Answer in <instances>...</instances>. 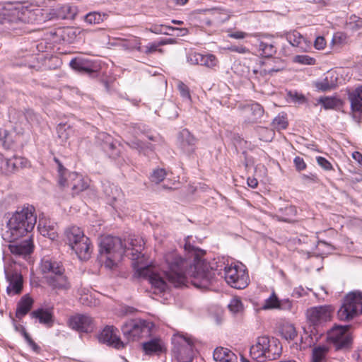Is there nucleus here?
<instances>
[{"label":"nucleus","instance_id":"obj_1","mask_svg":"<svg viewBox=\"0 0 362 362\" xmlns=\"http://www.w3.org/2000/svg\"><path fill=\"white\" fill-rule=\"evenodd\" d=\"M184 249L193 257L192 262L189 259V257L182 258L175 250L165 255L164 259L167 265L165 274L168 281L178 288L185 285L187 278L189 277L195 287L207 288L214 273L209 269L208 263L199 257L203 251L191 245L189 237L185 239Z\"/></svg>","mask_w":362,"mask_h":362},{"label":"nucleus","instance_id":"obj_2","mask_svg":"<svg viewBox=\"0 0 362 362\" xmlns=\"http://www.w3.org/2000/svg\"><path fill=\"white\" fill-rule=\"evenodd\" d=\"M128 241L130 247L124 246L121 238L118 237L107 235L102 238L99 252L101 259L105 258L106 267L112 269L129 250H131V252L127 255L130 256L133 261L139 260L144 247V240L141 238L133 236L130 237Z\"/></svg>","mask_w":362,"mask_h":362},{"label":"nucleus","instance_id":"obj_3","mask_svg":"<svg viewBox=\"0 0 362 362\" xmlns=\"http://www.w3.org/2000/svg\"><path fill=\"white\" fill-rule=\"evenodd\" d=\"M34 211L35 209L32 206L17 210L7 223L8 230L4 234V238L8 242H13L30 233L37 222Z\"/></svg>","mask_w":362,"mask_h":362},{"label":"nucleus","instance_id":"obj_4","mask_svg":"<svg viewBox=\"0 0 362 362\" xmlns=\"http://www.w3.org/2000/svg\"><path fill=\"white\" fill-rule=\"evenodd\" d=\"M281 353L282 346L280 341L267 335L258 337L255 344L250 349V356L257 362L276 360Z\"/></svg>","mask_w":362,"mask_h":362},{"label":"nucleus","instance_id":"obj_5","mask_svg":"<svg viewBox=\"0 0 362 362\" xmlns=\"http://www.w3.org/2000/svg\"><path fill=\"white\" fill-rule=\"evenodd\" d=\"M41 271L46 274L47 284L55 290L67 291L71 285L65 274V269L60 262L49 259H43L41 262Z\"/></svg>","mask_w":362,"mask_h":362},{"label":"nucleus","instance_id":"obj_6","mask_svg":"<svg viewBox=\"0 0 362 362\" xmlns=\"http://www.w3.org/2000/svg\"><path fill=\"white\" fill-rule=\"evenodd\" d=\"M65 238L71 249L80 259L87 260L90 258L92 252L90 239L79 227L71 226L66 228Z\"/></svg>","mask_w":362,"mask_h":362},{"label":"nucleus","instance_id":"obj_7","mask_svg":"<svg viewBox=\"0 0 362 362\" xmlns=\"http://www.w3.org/2000/svg\"><path fill=\"white\" fill-rule=\"evenodd\" d=\"M349 329V325H336L327 332V341L336 351H347L351 349L353 337Z\"/></svg>","mask_w":362,"mask_h":362},{"label":"nucleus","instance_id":"obj_8","mask_svg":"<svg viewBox=\"0 0 362 362\" xmlns=\"http://www.w3.org/2000/svg\"><path fill=\"white\" fill-rule=\"evenodd\" d=\"M362 312L361 293H350L345 297L342 305L337 312L340 320L349 321Z\"/></svg>","mask_w":362,"mask_h":362},{"label":"nucleus","instance_id":"obj_9","mask_svg":"<svg viewBox=\"0 0 362 362\" xmlns=\"http://www.w3.org/2000/svg\"><path fill=\"white\" fill-rule=\"evenodd\" d=\"M224 278L228 285L236 289H243L249 283V276L244 266L231 264L225 267Z\"/></svg>","mask_w":362,"mask_h":362},{"label":"nucleus","instance_id":"obj_10","mask_svg":"<svg viewBox=\"0 0 362 362\" xmlns=\"http://www.w3.org/2000/svg\"><path fill=\"white\" fill-rule=\"evenodd\" d=\"M172 351L180 362H192L193 360L192 341L181 335H173Z\"/></svg>","mask_w":362,"mask_h":362},{"label":"nucleus","instance_id":"obj_11","mask_svg":"<svg viewBox=\"0 0 362 362\" xmlns=\"http://www.w3.org/2000/svg\"><path fill=\"white\" fill-rule=\"evenodd\" d=\"M334 308L330 305H325L312 307L307 310L306 317L310 324L314 327L331 320Z\"/></svg>","mask_w":362,"mask_h":362},{"label":"nucleus","instance_id":"obj_12","mask_svg":"<svg viewBox=\"0 0 362 362\" xmlns=\"http://www.w3.org/2000/svg\"><path fill=\"white\" fill-rule=\"evenodd\" d=\"M151 327V322L141 319H134L126 322L122 327L124 335L129 340H136L143 333H148Z\"/></svg>","mask_w":362,"mask_h":362},{"label":"nucleus","instance_id":"obj_13","mask_svg":"<svg viewBox=\"0 0 362 362\" xmlns=\"http://www.w3.org/2000/svg\"><path fill=\"white\" fill-rule=\"evenodd\" d=\"M69 326L79 332L89 333L93 331L95 323L93 317L86 314H76L69 319Z\"/></svg>","mask_w":362,"mask_h":362},{"label":"nucleus","instance_id":"obj_14","mask_svg":"<svg viewBox=\"0 0 362 362\" xmlns=\"http://www.w3.org/2000/svg\"><path fill=\"white\" fill-rule=\"evenodd\" d=\"M28 160L25 158L13 156L11 158H6L0 154V170L3 173H13L20 168L26 167Z\"/></svg>","mask_w":362,"mask_h":362},{"label":"nucleus","instance_id":"obj_15","mask_svg":"<svg viewBox=\"0 0 362 362\" xmlns=\"http://www.w3.org/2000/svg\"><path fill=\"white\" fill-rule=\"evenodd\" d=\"M6 279L8 282L6 288V293L9 296L19 295L21 293L23 287V279L22 275L16 271L6 272Z\"/></svg>","mask_w":362,"mask_h":362},{"label":"nucleus","instance_id":"obj_16","mask_svg":"<svg viewBox=\"0 0 362 362\" xmlns=\"http://www.w3.org/2000/svg\"><path fill=\"white\" fill-rule=\"evenodd\" d=\"M348 99L351 104V110L354 119L359 122L356 113L362 115V86H359L353 90H348Z\"/></svg>","mask_w":362,"mask_h":362},{"label":"nucleus","instance_id":"obj_17","mask_svg":"<svg viewBox=\"0 0 362 362\" xmlns=\"http://www.w3.org/2000/svg\"><path fill=\"white\" fill-rule=\"evenodd\" d=\"M117 329L113 326H106L99 335V341L116 349L124 347V343L117 335Z\"/></svg>","mask_w":362,"mask_h":362},{"label":"nucleus","instance_id":"obj_18","mask_svg":"<svg viewBox=\"0 0 362 362\" xmlns=\"http://www.w3.org/2000/svg\"><path fill=\"white\" fill-rule=\"evenodd\" d=\"M139 276L148 278L150 284L159 292H163L168 287L166 281L159 275L151 272L148 267L137 269Z\"/></svg>","mask_w":362,"mask_h":362},{"label":"nucleus","instance_id":"obj_19","mask_svg":"<svg viewBox=\"0 0 362 362\" xmlns=\"http://www.w3.org/2000/svg\"><path fill=\"white\" fill-rule=\"evenodd\" d=\"M178 141L181 149L188 155L194 152L197 139L191 134V132L184 129L178 134Z\"/></svg>","mask_w":362,"mask_h":362},{"label":"nucleus","instance_id":"obj_20","mask_svg":"<svg viewBox=\"0 0 362 362\" xmlns=\"http://www.w3.org/2000/svg\"><path fill=\"white\" fill-rule=\"evenodd\" d=\"M10 242L8 249L10 252L17 256H26L31 254L33 251V243L30 238L21 241L20 243Z\"/></svg>","mask_w":362,"mask_h":362},{"label":"nucleus","instance_id":"obj_21","mask_svg":"<svg viewBox=\"0 0 362 362\" xmlns=\"http://www.w3.org/2000/svg\"><path fill=\"white\" fill-rule=\"evenodd\" d=\"M102 187L107 203L114 206L115 202L122 197L121 189L117 185L107 181L103 182Z\"/></svg>","mask_w":362,"mask_h":362},{"label":"nucleus","instance_id":"obj_22","mask_svg":"<svg viewBox=\"0 0 362 362\" xmlns=\"http://www.w3.org/2000/svg\"><path fill=\"white\" fill-rule=\"evenodd\" d=\"M67 182L71 187L73 195L78 194L79 192L86 189L88 185L83 180L82 176L75 172L69 173Z\"/></svg>","mask_w":362,"mask_h":362},{"label":"nucleus","instance_id":"obj_23","mask_svg":"<svg viewBox=\"0 0 362 362\" xmlns=\"http://www.w3.org/2000/svg\"><path fill=\"white\" fill-rule=\"evenodd\" d=\"M143 349L147 355H160L166 351L164 341L160 338H153L143 344Z\"/></svg>","mask_w":362,"mask_h":362},{"label":"nucleus","instance_id":"obj_24","mask_svg":"<svg viewBox=\"0 0 362 362\" xmlns=\"http://www.w3.org/2000/svg\"><path fill=\"white\" fill-rule=\"evenodd\" d=\"M287 41L294 47L298 49V52L306 50L308 47L306 40L298 32L293 30L284 34Z\"/></svg>","mask_w":362,"mask_h":362},{"label":"nucleus","instance_id":"obj_25","mask_svg":"<svg viewBox=\"0 0 362 362\" xmlns=\"http://www.w3.org/2000/svg\"><path fill=\"white\" fill-rule=\"evenodd\" d=\"M56 227V223L42 219H40L37 225V229L40 234L48 237L51 240H54L58 237Z\"/></svg>","mask_w":362,"mask_h":362},{"label":"nucleus","instance_id":"obj_26","mask_svg":"<svg viewBox=\"0 0 362 362\" xmlns=\"http://www.w3.org/2000/svg\"><path fill=\"white\" fill-rule=\"evenodd\" d=\"M245 111L247 114V119L245 120L247 123L257 122L264 115V109L259 103L247 105Z\"/></svg>","mask_w":362,"mask_h":362},{"label":"nucleus","instance_id":"obj_27","mask_svg":"<svg viewBox=\"0 0 362 362\" xmlns=\"http://www.w3.org/2000/svg\"><path fill=\"white\" fill-rule=\"evenodd\" d=\"M30 317L32 318L37 319L40 323L43 324L48 327L53 326V314L48 310L44 308H38L31 312Z\"/></svg>","mask_w":362,"mask_h":362},{"label":"nucleus","instance_id":"obj_28","mask_svg":"<svg viewBox=\"0 0 362 362\" xmlns=\"http://www.w3.org/2000/svg\"><path fill=\"white\" fill-rule=\"evenodd\" d=\"M213 358L216 362H238L237 356L226 348H216L214 351Z\"/></svg>","mask_w":362,"mask_h":362},{"label":"nucleus","instance_id":"obj_29","mask_svg":"<svg viewBox=\"0 0 362 362\" xmlns=\"http://www.w3.org/2000/svg\"><path fill=\"white\" fill-rule=\"evenodd\" d=\"M33 304V300L28 295L23 296L17 304L16 317L21 319L27 315L31 310Z\"/></svg>","mask_w":362,"mask_h":362},{"label":"nucleus","instance_id":"obj_30","mask_svg":"<svg viewBox=\"0 0 362 362\" xmlns=\"http://www.w3.org/2000/svg\"><path fill=\"white\" fill-rule=\"evenodd\" d=\"M69 65L73 69L80 73L90 74L93 72V69L90 67L88 62L83 59H73L71 60Z\"/></svg>","mask_w":362,"mask_h":362},{"label":"nucleus","instance_id":"obj_31","mask_svg":"<svg viewBox=\"0 0 362 362\" xmlns=\"http://www.w3.org/2000/svg\"><path fill=\"white\" fill-rule=\"evenodd\" d=\"M257 51L262 57L269 58L276 52V48L272 43L261 41L257 45Z\"/></svg>","mask_w":362,"mask_h":362},{"label":"nucleus","instance_id":"obj_32","mask_svg":"<svg viewBox=\"0 0 362 362\" xmlns=\"http://www.w3.org/2000/svg\"><path fill=\"white\" fill-rule=\"evenodd\" d=\"M314 86L318 90L327 92L335 88L336 81L326 76L322 80L315 81Z\"/></svg>","mask_w":362,"mask_h":362},{"label":"nucleus","instance_id":"obj_33","mask_svg":"<svg viewBox=\"0 0 362 362\" xmlns=\"http://www.w3.org/2000/svg\"><path fill=\"white\" fill-rule=\"evenodd\" d=\"M275 65L272 67H269L271 65L270 62H264L263 64L265 68L261 71V74L265 76L267 74L273 75L274 73L280 71L284 69L283 62L279 59H274L272 60Z\"/></svg>","mask_w":362,"mask_h":362},{"label":"nucleus","instance_id":"obj_34","mask_svg":"<svg viewBox=\"0 0 362 362\" xmlns=\"http://www.w3.org/2000/svg\"><path fill=\"white\" fill-rule=\"evenodd\" d=\"M255 131L261 141L270 142L274 137L275 133L273 129L258 126L255 128Z\"/></svg>","mask_w":362,"mask_h":362},{"label":"nucleus","instance_id":"obj_35","mask_svg":"<svg viewBox=\"0 0 362 362\" xmlns=\"http://www.w3.org/2000/svg\"><path fill=\"white\" fill-rule=\"evenodd\" d=\"M54 160L57 164V167H58V173H59L58 183H59V185L62 188H65V187H66V186L69 185V184L67 182V177H66L67 170L63 166L62 163L60 162V160L57 158L54 157Z\"/></svg>","mask_w":362,"mask_h":362},{"label":"nucleus","instance_id":"obj_36","mask_svg":"<svg viewBox=\"0 0 362 362\" xmlns=\"http://www.w3.org/2000/svg\"><path fill=\"white\" fill-rule=\"evenodd\" d=\"M129 146L130 148L133 149L138 150L140 153L144 152V154L146 153V151L149 150L151 151H153V145L150 143H145L142 141H140L139 139H134L131 141L129 144Z\"/></svg>","mask_w":362,"mask_h":362},{"label":"nucleus","instance_id":"obj_37","mask_svg":"<svg viewBox=\"0 0 362 362\" xmlns=\"http://www.w3.org/2000/svg\"><path fill=\"white\" fill-rule=\"evenodd\" d=\"M97 141L102 146L103 149H113L115 145L110 135L105 132H100L96 136Z\"/></svg>","mask_w":362,"mask_h":362},{"label":"nucleus","instance_id":"obj_38","mask_svg":"<svg viewBox=\"0 0 362 362\" xmlns=\"http://www.w3.org/2000/svg\"><path fill=\"white\" fill-rule=\"evenodd\" d=\"M328 351L329 349L325 346L314 348L312 353V362H323Z\"/></svg>","mask_w":362,"mask_h":362},{"label":"nucleus","instance_id":"obj_39","mask_svg":"<svg viewBox=\"0 0 362 362\" xmlns=\"http://www.w3.org/2000/svg\"><path fill=\"white\" fill-rule=\"evenodd\" d=\"M107 15L105 13H100L99 12L93 11L90 12L85 16V21L89 24H99L102 23Z\"/></svg>","mask_w":362,"mask_h":362},{"label":"nucleus","instance_id":"obj_40","mask_svg":"<svg viewBox=\"0 0 362 362\" xmlns=\"http://www.w3.org/2000/svg\"><path fill=\"white\" fill-rule=\"evenodd\" d=\"M279 299L274 292L264 300L262 305L264 310L278 309Z\"/></svg>","mask_w":362,"mask_h":362},{"label":"nucleus","instance_id":"obj_41","mask_svg":"<svg viewBox=\"0 0 362 362\" xmlns=\"http://www.w3.org/2000/svg\"><path fill=\"white\" fill-rule=\"evenodd\" d=\"M346 29L351 32H356L362 29V18L357 16L350 18L349 22L346 23Z\"/></svg>","mask_w":362,"mask_h":362},{"label":"nucleus","instance_id":"obj_42","mask_svg":"<svg viewBox=\"0 0 362 362\" xmlns=\"http://www.w3.org/2000/svg\"><path fill=\"white\" fill-rule=\"evenodd\" d=\"M318 103L322 104L326 110L334 109L338 105V100L331 97H320L318 99Z\"/></svg>","mask_w":362,"mask_h":362},{"label":"nucleus","instance_id":"obj_43","mask_svg":"<svg viewBox=\"0 0 362 362\" xmlns=\"http://www.w3.org/2000/svg\"><path fill=\"white\" fill-rule=\"evenodd\" d=\"M166 176V171L163 168H156L152 172L150 180L152 182L158 184L162 182Z\"/></svg>","mask_w":362,"mask_h":362},{"label":"nucleus","instance_id":"obj_44","mask_svg":"<svg viewBox=\"0 0 362 362\" xmlns=\"http://www.w3.org/2000/svg\"><path fill=\"white\" fill-rule=\"evenodd\" d=\"M281 334L286 340H293L297 336V332L293 325H288L282 328Z\"/></svg>","mask_w":362,"mask_h":362},{"label":"nucleus","instance_id":"obj_45","mask_svg":"<svg viewBox=\"0 0 362 362\" xmlns=\"http://www.w3.org/2000/svg\"><path fill=\"white\" fill-rule=\"evenodd\" d=\"M123 47L126 49L133 50L136 49L139 52L142 51V48L141 47L140 39L139 37H134L132 39L125 40Z\"/></svg>","mask_w":362,"mask_h":362},{"label":"nucleus","instance_id":"obj_46","mask_svg":"<svg viewBox=\"0 0 362 362\" xmlns=\"http://www.w3.org/2000/svg\"><path fill=\"white\" fill-rule=\"evenodd\" d=\"M200 65L205 66L209 68H213L216 66L217 59L213 54H202V59L199 60Z\"/></svg>","mask_w":362,"mask_h":362},{"label":"nucleus","instance_id":"obj_47","mask_svg":"<svg viewBox=\"0 0 362 362\" xmlns=\"http://www.w3.org/2000/svg\"><path fill=\"white\" fill-rule=\"evenodd\" d=\"M272 126L277 130L285 129L288 126L286 117L284 116L278 115L272 122Z\"/></svg>","mask_w":362,"mask_h":362},{"label":"nucleus","instance_id":"obj_48","mask_svg":"<svg viewBox=\"0 0 362 362\" xmlns=\"http://www.w3.org/2000/svg\"><path fill=\"white\" fill-rule=\"evenodd\" d=\"M228 307L230 311L233 313H240L243 309V303L240 299L236 297L230 300Z\"/></svg>","mask_w":362,"mask_h":362},{"label":"nucleus","instance_id":"obj_49","mask_svg":"<svg viewBox=\"0 0 362 362\" xmlns=\"http://www.w3.org/2000/svg\"><path fill=\"white\" fill-rule=\"evenodd\" d=\"M21 333L24 337L26 342L33 349V351H35V352H39V351L40 350V346L33 340L30 334L26 332L25 329L23 327H21Z\"/></svg>","mask_w":362,"mask_h":362},{"label":"nucleus","instance_id":"obj_50","mask_svg":"<svg viewBox=\"0 0 362 362\" xmlns=\"http://www.w3.org/2000/svg\"><path fill=\"white\" fill-rule=\"evenodd\" d=\"M164 44H165V42L163 41H160L158 42L150 43L147 46H146L145 49H142L141 52H144L146 54H150L156 51H159L160 52H162V49H158V47H160V45H163Z\"/></svg>","mask_w":362,"mask_h":362},{"label":"nucleus","instance_id":"obj_51","mask_svg":"<svg viewBox=\"0 0 362 362\" xmlns=\"http://www.w3.org/2000/svg\"><path fill=\"white\" fill-rule=\"evenodd\" d=\"M294 62L302 64L313 65L315 63V59L308 55H296L294 57Z\"/></svg>","mask_w":362,"mask_h":362},{"label":"nucleus","instance_id":"obj_52","mask_svg":"<svg viewBox=\"0 0 362 362\" xmlns=\"http://www.w3.org/2000/svg\"><path fill=\"white\" fill-rule=\"evenodd\" d=\"M174 30L173 27L170 26H163V25H153L151 28L150 30L152 33H156V34H168V32L166 30Z\"/></svg>","mask_w":362,"mask_h":362},{"label":"nucleus","instance_id":"obj_53","mask_svg":"<svg viewBox=\"0 0 362 362\" xmlns=\"http://www.w3.org/2000/svg\"><path fill=\"white\" fill-rule=\"evenodd\" d=\"M317 163L320 167H322L325 170H331L332 169V165L330 163V162L324 157H317Z\"/></svg>","mask_w":362,"mask_h":362},{"label":"nucleus","instance_id":"obj_54","mask_svg":"<svg viewBox=\"0 0 362 362\" xmlns=\"http://www.w3.org/2000/svg\"><path fill=\"white\" fill-rule=\"evenodd\" d=\"M177 88L182 97L188 99L190 98L189 90L187 85L180 81L177 84Z\"/></svg>","mask_w":362,"mask_h":362},{"label":"nucleus","instance_id":"obj_55","mask_svg":"<svg viewBox=\"0 0 362 362\" xmlns=\"http://www.w3.org/2000/svg\"><path fill=\"white\" fill-rule=\"evenodd\" d=\"M292 308V301H291L289 299H282L279 300V310H291Z\"/></svg>","mask_w":362,"mask_h":362},{"label":"nucleus","instance_id":"obj_56","mask_svg":"<svg viewBox=\"0 0 362 362\" xmlns=\"http://www.w3.org/2000/svg\"><path fill=\"white\" fill-rule=\"evenodd\" d=\"M288 95L293 101L299 103H304L306 101L305 97L303 94H299L297 92L289 91Z\"/></svg>","mask_w":362,"mask_h":362},{"label":"nucleus","instance_id":"obj_57","mask_svg":"<svg viewBox=\"0 0 362 362\" xmlns=\"http://www.w3.org/2000/svg\"><path fill=\"white\" fill-rule=\"evenodd\" d=\"M293 163H294L296 169L298 171H301L306 168L307 165H306L303 158L300 156L295 157V158L293 160Z\"/></svg>","mask_w":362,"mask_h":362},{"label":"nucleus","instance_id":"obj_58","mask_svg":"<svg viewBox=\"0 0 362 362\" xmlns=\"http://www.w3.org/2000/svg\"><path fill=\"white\" fill-rule=\"evenodd\" d=\"M228 49L230 52H238L240 54H246L250 52V50L243 45H230L228 47Z\"/></svg>","mask_w":362,"mask_h":362},{"label":"nucleus","instance_id":"obj_59","mask_svg":"<svg viewBox=\"0 0 362 362\" xmlns=\"http://www.w3.org/2000/svg\"><path fill=\"white\" fill-rule=\"evenodd\" d=\"M202 59V54L199 53H193L188 56L187 57V62L190 63L191 64H199Z\"/></svg>","mask_w":362,"mask_h":362},{"label":"nucleus","instance_id":"obj_60","mask_svg":"<svg viewBox=\"0 0 362 362\" xmlns=\"http://www.w3.org/2000/svg\"><path fill=\"white\" fill-rule=\"evenodd\" d=\"M326 45V41L324 37L318 36L316 37L314 46L317 49H324Z\"/></svg>","mask_w":362,"mask_h":362},{"label":"nucleus","instance_id":"obj_61","mask_svg":"<svg viewBox=\"0 0 362 362\" xmlns=\"http://www.w3.org/2000/svg\"><path fill=\"white\" fill-rule=\"evenodd\" d=\"M346 35L341 33H337L334 34L332 38V42L335 44H341L346 40Z\"/></svg>","mask_w":362,"mask_h":362},{"label":"nucleus","instance_id":"obj_62","mask_svg":"<svg viewBox=\"0 0 362 362\" xmlns=\"http://www.w3.org/2000/svg\"><path fill=\"white\" fill-rule=\"evenodd\" d=\"M247 34L243 31H236L232 33H230L228 36L231 38L234 39H243L245 38Z\"/></svg>","mask_w":362,"mask_h":362},{"label":"nucleus","instance_id":"obj_63","mask_svg":"<svg viewBox=\"0 0 362 362\" xmlns=\"http://www.w3.org/2000/svg\"><path fill=\"white\" fill-rule=\"evenodd\" d=\"M353 158L362 166V154L358 151H355L352 153Z\"/></svg>","mask_w":362,"mask_h":362},{"label":"nucleus","instance_id":"obj_64","mask_svg":"<svg viewBox=\"0 0 362 362\" xmlns=\"http://www.w3.org/2000/svg\"><path fill=\"white\" fill-rule=\"evenodd\" d=\"M247 185L252 188H256L258 185L257 180L255 177H248L247 178Z\"/></svg>","mask_w":362,"mask_h":362}]
</instances>
